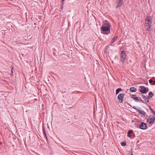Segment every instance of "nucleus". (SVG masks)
I'll return each mask as SVG.
<instances>
[{
  "mask_svg": "<svg viewBox=\"0 0 155 155\" xmlns=\"http://www.w3.org/2000/svg\"><path fill=\"white\" fill-rule=\"evenodd\" d=\"M149 108L150 110H151V112L153 114H154L155 115V111L150 106H149Z\"/></svg>",
  "mask_w": 155,
  "mask_h": 155,
  "instance_id": "aec40b11",
  "label": "nucleus"
},
{
  "mask_svg": "<svg viewBox=\"0 0 155 155\" xmlns=\"http://www.w3.org/2000/svg\"><path fill=\"white\" fill-rule=\"evenodd\" d=\"M150 23H146V29L147 31H149L151 27Z\"/></svg>",
  "mask_w": 155,
  "mask_h": 155,
  "instance_id": "9d476101",
  "label": "nucleus"
},
{
  "mask_svg": "<svg viewBox=\"0 0 155 155\" xmlns=\"http://www.w3.org/2000/svg\"><path fill=\"white\" fill-rule=\"evenodd\" d=\"M130 91L132 92H135L137 91V88L134 87H131L130 89Z\"/></svg>",
  "mask_w": 155,
  "mask_h": 155,
  "instance_id": "4468645a",
  "label": "nucleus"
},
{
  "mask_svg": "<svg viewBox=\"0 0 155 155\" xmlns=\"http://www.w3.org/2000/svg\"><path fill=\"white\" fill-rule=\"evenodd\" d=\"M131 97L134 99L135 101L136 102H138V98L136 97L135 95L132 94L130 95Z\"/></svg>",
  "mask_w": 155,
  "mask_h": 155,
  "instance_id": "9b49d317",
  "label": "nucleus"
},
{
  "mask_svg": "<svg viewBox=\"0 0 155 155\" xmlns=\"http://www.w3.org/2000/svg\"><path fill=\"white\" fill-rule=\"evenodd\" d=\"M121 144L122 146H125L126 145V142L125 141H123L121 143Z\"/></svg>",
  "mask_w": 155,
  "mask_h": 155,
  "instance_id": "412c9836",
  "label": "nucleus"
},
{
  "mask_svg": "<svg viewBox=\"0 0 155 155\" xmlns=\"http://www.w3.org/2000/svg\"><path fill=\"white\" fill-rule=\"evenodd\" d=\"M118 36H116L113 38L111 41V43H113L114 41L116 40Z\"/></svg>",
  "mask_w": 155,
  "mask_h": 155,
  "instance_id": "6ab92c4d",
  "label": "nucleus"
},
{
  "mask_svg": "<svg viewBox=\"0 0 155 155\" xmlns=\"http://www.w3.org/2000/svg\"><path fill=\"white\" fill-rule=\"evenodd\" d=\"M153 82V81L151 79H150L149 80V82L151 84Z\"/></svg>",
  "mask_w": 155,
  "mask_h": 155,
  "instance_id": "4be33fe9",
  "label": "nucleus"
},
{
  "mask_svg": "<svg viewBox=\"0 0 155 155\" xmlns=\"http://www.w3.org/2000/svg\"><path fill=\"white\" fill-rule=\"evenodd\" d=\"M155 119V116L154 115H151L149 117L148 119L147 120V121L150 124H152L154 122Z\"/></svg>",
  "mask_w": 155,
  "mask_h": 155,
  "instance_id": "20e7f679",
  "label": "nucleus"
},
{
  "mask_svg": "<svg viewBox=\"0 0 155 155\" xmlns=\"http://www.w3.org/2000/svg\"><path fill=\"white\" fill-rule=\"evenodd\" d=\"M153 82L154 83V84L153 85H155V81H153Z\"/></svg>",
  "mask_w": 155,
  "mask_h": 155,
  "instance_id": "b1692460",
  "label": "nucleus"
},
{
  "mask_svg": "<svg viewBox=\"0 0 155 155\" xmlns=\"http://www.w3.org/2000/svg\"><path fill=\"white\" fill-rule=\"evenodd\" d=\"M146 21L148 22V23H151V18L150 16L147 17L146 19Z\"/></svg>",
  "mask_w": 155,
  "mask_h": 155,
  "instance_id": "ddd939ff",
  "label": "nucleus"
},
{
  "mask_svg": "<svg viewBox=\"0 0 155 155\" xmlns=\"http://www.w3.org/2000/svg\"><path fill=\"white\" fill-rule=\"evenodd\" d=\"M149 96L148 97V98L149 99L150 98H152L153 96V94L150 91L149 93Z\"/></svg>",
  "mask_w": 155,
  "mask_h": 155,
  "instance_id": "dca6fc26",
  "label": "nucleus"
},
{
  "mask_svg": "<svg viewBox=\"0 0 155 155\" xmlns=\"http://www.w3.org/2000/svg\"><path fill=\"white\" fill-rule=\"evenodd\" d=\"M42 130H43V134H44L45 137L46 138V139L47 140L48 139V138H47V136L46 134V132L45 131V129L44 128V127L43 128Z\"/></svg>",
  "mask_w": 155,
  "mask_h": 155,
  "instance_id": "f3484780",
  "label": "nucleus"
},
{
  "mask_svg": "<svg viewBox=\"0 0 155 155\" xmlns=\"http://www.w3.org/2000/svg\"><path fill=\"white\" fill-rule=\"evenodd\" d=\"M120 58L121 61L122 63L125 62V61L126 60V55L125 52L124 51H123L121 52Z\"/></svg>",
  "mask_w": 155,
  "mask_h": 155,
  "instance_id": "f257e3e1",
  "label": "nucleus"
},
{
  "mask_svg": "<svg viewBox=\"0 0 155 155\" xmlns=\"http://www.w3.org/2000/svg\"><path fill=\"white\" fill-rule=\"evenodd\" d=\"M141 101L142 102H143V103H145V101H143V100H141Z\"/></svg>",
  "mask_w": 155,
  "mask_h": 155,
  "instance_id": "5701e85b",
  "label": "nucleus"
},
{
  "mask_svg": "<svg viewBox=\"0 0 155 155\" xmlns=\"http://www.w3.org/2000/svg\"><path fill=\"white\" fill-rule=\"evenodd\" d=\"M102 26L105 27L109 26V27H111L109 21L107 20H105L104 21L103 24Z\"/></svg>",
  "mask_w": 155,
  "mask_h": 155,
  "instance_id": "1a4fd4ad",
  "label": "nucleus"
},
{
  "mask_svg": "<svg viewBox=\"0 0 155 155\" xmlns=\"http://www.w3.org/2000/svg\"><path fill=\"white\" fill-rule=\"evenodd\" d=\"M123 3V0H117L115 4V7L116 8L121 7Z\"/></svg>",
  "mask_w": 155,
  "mask_h": 155,
  "instance_id": "0eeeda50",
  "label": "nucleus"
},
{
  "mask_svg": "<svg viewBox=\"0 0 155 155\" xmlns=\"http://www.w3.org/2000/svg\"><path fill=\"white\" fill-rule=\"evenodd\" d=\"M148 84V83H147V85Z\"/></svg>",
  "mask_w": 155,
  "mask_h": 155,
  "instance_id": "bb28decb",
  "label": "nucleus"
},
{
  "mask_svg": "<svg viewBox=\"0 0 155 155\" xmlns=\"http://www.w3.org/2000/svg\"><path fill=\"white\" fill-rule=\"evenodd\" d=\"M133 155V154H131V155Z\"/></svg>",
  "mask_w": 155,
  "mask_h": 155,
  "instance_id": "cd10ccee",
  "label": "nucleus"
},
{
  "mask_svg": "<svg viewBox=\"0 0 155 155\" xmlns=\"http://www.w3.org/2000/svg\"><path fill=\"white\" fill-rule=\"evenodd\" d=\"M139 128L141 129L146 130L147 129L148 127L146 124L144 122H142L140 123L139 126Z\"/></svg>",
  "mask_w": 155,
  "mask_h": 155,
  "instance_id": "6e6552de",
  "label": "nucleus"
},
{
  "mask_svg": "<svg viewBox=\"0 0 155 155\" xmlns=\"http://www.w3.org/2000/svg\"><path fill=\"white\" fill-rule=\"evenodd\" d=\"M122 91V89L120 88H119L116 89V94H118L120 92Z\"/></svg>",
  "mask_w": 155,
  "mask_h": 155,
  "instance_id": "a211bd4d",
  "label": "nucleus"
},
{
  "mask_svg": "<svg viewBox=\"0 0 155 155\" xmlns=\"http://www.w3.org/2000/svg\"><path fill=\"white\" fill-rule=\"evenodd\" d=\"M140 87V89L139 90V91L142 94H146L149 91L148 88L144 86H141Z\"/></svg>",
  "mask_w": 155,
  "mask_h": 155,
  "instance_id": "7ed1b4c3",
  "label": "nucleus"
},
{
  "mask_svg": "<svg viewBox=\"0 0 155 155\" xmlns=\"http://www.w3.org/2000/svg\"><path fill=\"white\" fill-rule=\"evenodd\" d=\"M133 108L135 110H137V111L138 112V113L142 115L143 116H145L146 114L145 112L143 110L141 109L140 107L137 108L136 107H133Z\"/></svg>",
  "mask_w": 155,
  "mask_h": 155,
  "instance_id": "39448f33",
  "label": "nucleus"
},
{
  "mask_svg": "<svg viewBox=\"0 0 155 155\" xmlns=\"http://www.w3.org/2000/svg\"><path fill=\"white\" fill-rule=\"evenodd\" d=\"M124 96L125 94L123 93L120 94L118 96L117 99L120 103H122L123 102Z\"/></svg>",
  "mask_w": 155,
  "mask_h": 155,
  "instance_id": "423d86ee",
  "label": "nucleus"
},
{
  "mask_svg": "<svg viewBox=\"0 0 155 155\" xmlns=\"http://www.w3.org/2000/svg\"><path fill=\"white\" fill-rule=\"evenodd\" d=\"M63 2L65 1V0H61Z\"/></svg>",
  "mask_w": 155,
  "mask_h": 155,
  "instance_id": "393cba45",
  "label": "nucleus"
},
{
  "mask_svg": "<svg viewBox=\"0 0 155 155\" xmlns=\"http://www.w3.org/2000/svg\"><path fill=\"white\" fill-rule=\"evenodd\" d=\"M12 73H13L12 70Z\"/></svg>",
  "mask_w": 155,
  "mask_h": 155,
  "instance_id": "a878e982",
  "label": "nucleus"
},
{
  "mask_svg": "<svg viewBox=\"0 0 155 155\" xmlns=\"http://www.w3.org/2000/svg\"><path fill=\"white\" fill-rule=\"evenodd\" d=\"M133 133V130H129L128 132V133H127V136L130 137V138H131V135L130 134H131V133Z\"/></svg>",
  "mask_w": 155,
  "mask_h": 155,
  "instance_id": "2eb2a0df",
  "label": "nucleus"
},
{
  "mask_svg": "<svg viewBox=\"0 0 155 155\" xmlns=\"http://www.w3.org/2000/svg\"><path fill=\"white\" fill-rule=\"evenodd\" d=\"M110 27H109V26H107V27H105V26H102L101 27V31L102 32V31L105 32L107 31V32L106 33H103V34H106L107 35H108L110 33Z\"/></svg>",
  "mask_w": 155,
  "mask_h": 155,
  "instance_id": "f03ea898",
  "label": "nucleus"
},
{
  "mask_svg": "<svg viewBox=\"0 0 155 155\" xmlns=\"http://www.w3.org/2000/svg\"><path fill=\"white\" fill-rule=\"evenodd\" d=\"M141 97L144 100V101H145V104H147V103L149 102V101L148 99L143 94H141Z\"/></svg>",
  "mask_w": 155,
  "mask_h": 155,
  "instance_id": "f8f14e48",
  "label": "nucleus"
}]
</instances>
